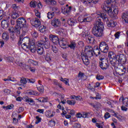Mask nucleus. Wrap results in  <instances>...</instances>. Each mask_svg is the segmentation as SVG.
Masks as SVG:
<instances>
[{"instance_id": "obj_53", "label": "nucleus", "mask_w": 128, "mask_h": 128, "mask_svg": "<svg viewBox=\"0 0 128 128\" xmlns=\"http://www.w3.org/2000/svg\"><path fill=\"white\" fill-rule=\"evenodd\" d=\"M96 78L98 80H104V76L102 75L97 74L96 76Z\"/></svg>"}, {"instance_id": "obj_22", "label": "nucleus", "mask_w": 128, "mask_h": 128, "mask_svg": "<svg viewBox=\"0 0 128 128\" xmlns=\"http://www.w3.org/2000/svg\"><path fill=\"white\" fill-rule=\"evenodd\" d=\"M72 6H69L68 8H66V6H62V12L66 14H68L70 12H72Z\"/></svg>"}, {"instance_id": "obj_20", "label": "nucleus", "mask_w": 128, "mask_h": 128, "mask_svg": "<svg viewBox=\"0 0 128 128\" xmlns=\"http://www.w3.org/2000/svg\"><path fill=\"white\" fill-rule=\"evenodd\" d=\"M35 46L36 48V50H37L38 54H44V48L42 46L40 45H38L37 42L35 45Z\"/></svg>"}, {"instance_id": "obj_46", "label": "nucleus", "mask_w": 128, "mask_h": 128, "mask_svg": "<svg viewBox=\"0 0 128 128\" xmlns=\"http://www.w3.org/2000/svg\"><path fill=\"white\" fill-rule=\"evenodd\" d=\"M25 102H34V100L30 98H28V97L26 96H25Z\"/></svg>"}, {"instance_id": "obj_58", "label": "nucleus", "mask_w": 128, "mask_h": 128, "mask_svg": "<svg viewBox=\"0 0 128 128\" xmlns=\"http://www.w3.org/2000/svg\"><path fill=\"white\" fill-rule=\"evenodd\" d=\"M66 78H61L60 79V80L61 82H64V84H68V82L66 80Z\"/></svg>"}, {"instance_id": "obj_37", "label": "nucleus", "mask_w": 128, "mask_h": 128, "mask_svg": "<svg viewBox=\"0 0 128 128\" xmlns=\"http://www.w3.org/2000/svg\"><path fill=\"white\" fill-rule=\"evenodd\" d=\"M18 65L19 66H20L21 68H22L23 70H26V66H28V65L25 64L22 62H20L18 63Z\"/></svg>"}, {"instance_id": "obj_27", "label": "nucleus", "mask_w": 128, "mask_h": 128, "mask_svg": "<svg viewBox=\"0 0 128 128\" xmlns=\"http://www.w3.org/2000/svg\"><path fill=\"white\" fill-rule=\"evenodd\" d=\"M45 114L47 118H52L54 114H56V112H50V110H47L45 112Z\"/></svg>"}, {"instance_id": "obj_5", "label": "nucleus", "mask_w": 128, "mask_h": 128, "mask_svg": "<svg viewBox=\"0 0 128 128\" xmlns=\"http://www.w3.org/2000/svg\"><path fill=\"white\" fill-rule=\"evenodd\" d=\"M97 16H99V18H101L103 20L104 22H106L108 26L111 28H114L116 26V22L114 20L110 21L108 20V15L106 13H102L100 12H96Z\"/></svg>"}, {"instance_id": "obj_2", "label": "nucleus", "mask_w": 128, "mask_h": 128, "mask_svg": "<svg viewBox=\"0 0 128 128\" xmlns=\"http://www.w3.org/2000/svg\"><path fill=\"white\" fill-rule=\"evenodd\" d=\"M116 4V0H107L102 6V10L107 12L108 16H112L114 13H112V6Z\"/></svg>"}, {"instance_id": "obj_25", "label": "nucleus", "mask_w": 128, "mask_h": 128, "mask_svg": "<svg viewBox=\"0 0 128 128\" xmlns=\"http://www.w3.org/2000/svg\"><path fill=\"white\" fill-rule=\"evenodd\" d=\"M87 42L88 44H96V40L92 36H88V37L87 38Z\"/></svg>"}, {"instance_id": "obj_54", "label": "nucleus", "mask_w": 128, "mask_h": 128, "mask_svg": "<svg viewBox=\"0 0 128 128\" xmlns=\"http://www.w3.org/2000/svg\"><path fill=\"white\" fill-rule=\"evenodd\" d=\"M34 12L36 16H37V18H40V11H38V10H35Z\"/></svg>"}, {"instance_id": "obj_10", "label": "nucleus", "mask_w": 128, "mask_h": 128, "mask_svg": "<svg viewBox=\"0 0 128 128\" xmlns=\"http://www.w3.org/2000/svg\"><path fill=\"white\" fill-rule=\"evenodd\" d=\"M84 6L88 8H92L94 6V4H96L98 2V0H81Z\"/></svg>"}, {"instance_id": "obj_45", "label": "nucleus", "mask_w": 128, "mask_h": 128, "mask_svg": "<svg viewBox=\"0 0 128 128\" xmlns=\"http://www.w3.org/2000/svg\"><path fill=\"white\" fill-rule=\"evenodd\" d=\"M12 20H16V18H18V14L16 12H12Z\"/></svg>"}, {"instance_id": "obj_13", "label": "nucleus", "mask_w": 128, "mask_h": 128, "mask_svg": "<svg viewBox=\"0 0 128 128\" xmlns=\"http://www.w3.org/2000/svg\"><path fill=\"white\" fill-rule=\"evenodd\" d=\"M59 44L62 48H66V46H68V39L66 38H62L59 40Z\"/></svg>"}, {"instance_id": "obj_15", "label": "nucleus", "mask_w": 128, "mask_h": 128, "mask_svg": "<svg viewBox=\"0 0 128 128\" xmlns=\"http://www.w3.org/2000/svg\"><path fill=\"white\" fill-rule=\"evenodd\" d=\"M30 22L33 26L38 28L40 26V20L38 18H33L30 20Z\"/></svg>"}, {"instance_id": "obj_48", "label": "nucleus", "mask_w": 128, "mask_h": 128, "mask_svg": "<svg viewBox=\"0 0 128 128\" xmlns=\"http://www.w3.org/2000/svg\"><path fill=\"white\" fill-rule=\"evenodd\" d=\"M78 20L80 22H84V16L81 15L78 18Z\"/></svg>"}, {"instance_id": "obj_12", "label": "nucleus", "mask_w": 128, "mask_h": 128, "mask_svg": "<svg viewBox=\"0 0 128 128\" xmlns=\"http://www.w3.org/2000/svg\"><path fill=\"white\" fill-rule=\"evenodd\" d=\"M26 30L22 32V35L20 36L19 41L18 42V46H20V44H22V42H28V40H30V38H26V37L24 38V36H26Z\"/></svg>"}, {"instance_id": "obj_3", "label": "nucleus", "mask_w": 128, "mask_h": 128, "mask_svg": "<svg viewBox=\"0 0 128 128\" xmlns=\"http://www.w3.org/2000/svg\"><path fill=\"white\" fill-rule=\"evenodd\" d=\"M21 48L24 50H30L32 52H36V44H34V40H30V38L28 42H24L23 44H21Z\"/></svg>"}, {"instance_id": "obj_33", "label": "nucleus", "mask_w": 128, "mask_h": 128, "mask_svg": "<svg viewBox=\"0 0 128 128\" xmlns=\"http://www.w3.org/2000/svg\"><path fill=\"white\" fill-rule=\"evenodd\" d=\"M26 70H30V72H36V68H34V67H32L30 66H28L27 65V66H26Z\"/></svg>"}, {"instance_id": "obj_6", "label": "nucleus", "mask_w": 128, "mask_h": 128, "mask_svg": "<svg viewBox=\"0 0 128 128\" xmlns=\"http://www.w3.org/2000/svg\"><path fill=\"white\" fill-rule=\"evenodd\" d=\"M94 56V50L86 52L85 53H81V58L83 62V64L85 66H88L90 64V60L88 58H92Z\"/></svg>"}, {"instance_id": "obj_14", "label": "nucleus", "mask_w": 128, "mask_h": 128, "mask_svg": "<svg viewBox=\"0 0 128 128\" xmlns=\"http://www.w3.org/2000/svg\"><path fill=\"white\" fill-rule=\"evenodd\" d=\"M51 24L54 28H60L62 26V22L60 19L54 18L51 21Z\"/></svg>"}, {"instance_id": "obj_36", "label": "nucleus", "mask_w": 128, "mask_h": 128, "mask_svg": "<svg viewBox=\"0 0 128 128\" xmlns=\"http://www.w3.org/2000/svg\"><path fill=\"white\" fill-rule=\"evenodd\" d=\"M68 46L72 50H74V48H76V44L74 42H72L70 45Z\"/></svg>"}, {"instance_id": "obj_8", "label": "nucleus", "mask_w": 128, "mask_h": 128, "mask_svg": "<svg viewBox=\"0 0 128 128\" xmlns=\"http://www.w3.org/2000/svg\"><path fill=\"white\" fill-rule=\"evenodd\" d=\"M108 57L110 58V64L112 66H116V55L113 52H108Z\"/></svg>"}, {"instance_id": "obj_35", "label": "nucleus", "mask_w": 128, "mask_h": 128, "mask_svg": "<svg viewBox=\"0 0 128 128\" xmlns=\"http://www.w3.org/2000/svg\"><path fill=\"white\" fill-rule=\"evenodd\" d=\"M54 16V12H48L47 14V18H48V20H50Z\"/></svg>"}, {"instance_id": "obj_34", "label": "nucleus", "mask_w": 128, "mask_h": 128, "mask_svg": "<svg viewBox=\"0 0 128 128\" xmlns=\"http://www.w3.org/2000/svg\"><path fill=\"white\" fill-rule=\"evenodd\" d=\"M94 49H92V47L90 46H85V49H84V52H91Z\"/></svg>"}, {"instance_id": "obj_4", "label": "nucleus", "mask_w": 128, "mask_h": 128, "mask_svg": "<svg viewBox=\"0 0 128 128\" xmlns=\"http://www.w3.org/2000/svg\"><path fill=\"white\" fill-rule=\"evenodd\" d=\"M16 26L18 30H20L22 28V32L26 30L28 32V28L26 27V20L24 18H20L16 20Z\"/></svg>"}, {"instance_id": "obj_7", "label": "nucleus", "mask_w": 128, "mask_h": 128, "mask_svg": "<svg viewBox=\"0 0 128 128\" xmlns=\"http://www.w3.org/2000/svg\"><path fill=\"white\" fill-rule=\"evenodd\" d=\"M100 60L101 62H100V66L102 70H107L108 68V60L104 58V56L102 57L100 56Z\"/></svg>"}, {"instance_id": "obj_47", "label": "nucleus", "mask_w": 128, "mask_h": 128, "mask_svg": "<svg viewBox=\"0 0 128 128\" xmlns=\"http://www.w3.org/2000/svg\"><path fill=\"white\" fill-rule=\"evenodd\" d=\"M92 20L91 16H88L84 18V22H90Z\"/></svg>"}, {"instance_id": "obj_42", "label": "nucleus", "mask_w": 128, "mask_h": 128, "mask_svg": "<svg viewBox=\"0 0 128 128\" xmlns=\"http://www.w3.org/2000/svg\"><path fill=\"white\" fill-rule=\"evenodd\" d=\"M121 34H120V32H116L115 33V34H114V36H115V40H118V38H120V36Z\"/></svg>"}, {"instance_id": "obj_17", "label": "nucleus", "mask_w": 128, "mask_h": 128, "mask_svg": "<svg viewBox=\"0 0 128 128\" xmlns=\"http://www.w3.org/2000/svg\"><path fill=\"white\" fill-rule=\"evenodd\" d=\"M16 26H15V28L10 27L8 28V32L10 34H12V35L14 34H20V31L18 29Z\"/></svg>"}, {"instance_id": "obj_39", "label": "nucleus", "mask_w": 128, "mask_h": 128, "mask_svg": "<svg viewBox=\"0 0 128 128\" xmlns=\"http://www.w3.org/2000/svg\"><path fill=\"white\" fill-rule=\"evenodd\" d=\"M38 102H48V97L44 98L42 97L38 99Z\"/></svg>"}, {"instance_id": "obj_49", "label": "nucleus", "mask_w": 128, "mask_h": 128, "mask_svg": "<svg viewBox=\"0 0 128 128\" xmlns=\"http://www.w3.org/2000/svg\"><path fill=\"white\" fill-rule=\"evenodd\" d=\"M32 38H38V32L34 31L32 32Z\"/></svg>"}, {"instance_id": "obj_43", "label": "nucleus", "mask_w": 128, "mask_h": 128, "mask_svg": "<svg viewBox=\"0 0 128 128\" xmlns=\"http://www.w3.org/2000/svg\"><path fill=\"white\" fill-rule=\"evenodd\" d=\"M5 17H6V14L4 12V11L2 10H0V20H2Z\"/></svg>"}, {"instance_id": "obj_16", "label": "nucleus", "mask_w": 128, "mask_h": 128, "mask_svg": "<svg viewBox=\"0 0 128 128\" xmlns=\"http://www.w3.org/2000/svg\"><path fill=\"white\" fill-rule=\"evenodd\" d=\"M116 66H114L115 68H118V70H120L121 72H124H124H126V68L122 65L124 64L116 62Z\"/></svg>"}, {"instance_id": "obj_52", "label": "nucleus", "mask_w": 128, "mask_h": 128, "mask_svg": "<svg viewBox=\"0 0 128 128\" xmlns=\"http://www.w3.org/2000/svg\"><path fill=\"white\" fill-rule=\"evenodd\" d=\"M36 122H35V124H40V122H42V118H40V116H36Z\"/></svg>"}, {"instance_id": "obj_28", "label": "nucleus", "mask_w": 128, "mask_h": 128, "mask_svg": "<svg viewBox=\"0 0 128 128\" xmlns=\"http://www.w3.org/2000/svg\"><path fill=\"white\" fill-rule=\"evenodd\" d=\"M93 54H95L96 56H100V49H98V46H96L94 47V48L93 50Z\"/></svg>"}, {"instance_id": "obj_56", "label": "nucleus", "mask_w": 128, "mask_h": 128, "mask_svg": "<svg viewBox=\"0 0 128 128\" xmlns=\"http://www.w3.org/2000/svg\"><path fill=\"white\" fill-rule=\"evenodd\" d=\"M31 8H36V2L32 1L30 3Z\"/></svg>"}, {"instance_id": "obj_61", "label": "nucleus", "mask_w": 128, "mask_h": 128, "mask_svg": "<svg viewBox=\"0 0 128 128\" xmlns=\"http://www.w3.org/2000/svg\"><path fill=\"white\" fill-rule=\"evenodd\" d=\"M104 118L105 120H108V118H110V113L108 112H106L104 116Z\"/></svg>"}, {"instance_id": "obj_55", "label": "nucleus", "mask_w": 128, "mask_h": 128, "mask_svg": "<svg viewBox=\"0 0 128 128\" xmlns=\"http://www.w3.org/2000/svg\"><path fill=\"white\" fill-rule=\"evenodd\" d=\"M70 0H58V3L61 4V6H64L66 4V2Z\"/></svg>"}, {"instance_id": "obj_57", "label": "nucleus", "mask_w": 128, "mask_h": 128, "mask_svg": "<svg viewBox=\"0 0 128 128\" xmlns=\"http://www.w3.org/2000/svg\"><path fill=\"white\" fill-rule=\"evenodd\" d=\"M37 88H38V92H41V94L44 93V86H39Z\"/></svg>"}, {"instance_id": "obj_41", "label": "nucleus", "mask_w": 128, "mask_h": 128, "mask_svg": "<svg viewBox=\"0 0 128 128\" xmlns=\"http://www.w3.org/2000/svg\"><path fill=\"white\" fill-rule=\"evenodd\" d=\"M48 124L52 128V126H56V122H54V120H51L49 121Z\"/></svg>"}, {"instance_id": "obj_30", "label": "nucleus", "mask_w": 128, "mask_h": 128, "mask_svg": "<svg viewBox=\"0 0 128 128\" xmlns=\"http://www.w3.org/2000/svg\"><path fill=\"white\" fill-rule=\"evenodd\" d=\"M2 38L5 40H8V38H10V36H8V32H4L2 34Z\"/></svg>"}, {"instance_id": "obj_60", "label": "nucleus", "mask_w": 128, "mask_h": 128, "mask_svg": "<svg viewBox=\"0 0 128 128\" xmlns=\"http://www.w3.org/2000/svg\"><path fill=\"white\" fill-rule=\"evenodd\" d=\"M39 30L40 32H46V26H43L39 28Z\"/></svg>"}, {"instance_id": "obj_64", "label": "nucleus", "mask_w": 128, "mask_h": 128, "mask_svg": "<svg viewBox=\"0 0 128 128\" xmlns=\"http://www.w3.org/2000/svg\"><path fill=\"white\" fill-rule=\"evenodd\" d=\"M102 106L100 103V102H95V108H100Z\"/></svg>"}, {"instance_id": "obj_31", "label": "nucleus", "mask_w": 128, "mask_h": 128, "mask_svg": "<svg viewBox=\"0 0 128 128\" xmlns=\"http://www.w3.org/2000/svg\"><path fill=\"white\" fill-rule=\"evenodd\" d=\"M28 96H38V92L36 90H30L28 92Z\"/></svg>"}, {"instance_id": "obj_1", "label": "nucleus", "mask_w": 128, "mask_h": 128, "mask_svg": "<svg viewBox=\"0 0 128 128\" xmlns=\"http://www.w3.org/2000/svg\"><path fill=\"white\" fill-rule=\"evenodd\" d=\"M104 23L102 22V18L98 17L92 28V34L96 38H102L104 36Z\"/></svg>"}, {"instance_id": "obj_50", "label": "nucleus", "mask_w": 128, "mask_h": 128, "mask_svg": "<svg viewBox=\"0 0 128 128\" xmlns=\"http://www.w3.org/2000/svg\"><path fill=\"white\" fill-rule=\"evenodd\" d=\"M86 75L84 73L82 72H79L78 76V78H84Z\"/></svg>"}, {"instance_id": "obj_32", "label": "nucleus", "mask_w": 128, "mask_h": 128, "mask_svg": "<svg viewBox=\"0 0 128 128\" xmlns=\"http://www.w3.org/2000/svg\"><path fill=\"white\" fill-rule=\"evenodd\" d=\"M46 4H56V0H44Z\"/></svg>"}, {"instance_id": "obj_62", "label": "nucleus", "mask_w": 128, "mask_h": 128, "mask_svg": "<svg viewBox=\"0 0 128 128\" xmlns=\"http://www.w3.org/2000/svg\"><path fill=\"white\" fill-rule=\"evenodd\" d=\"M14 108V104H9L8 106H6V110H12Z\"/></svg>"}, {"instance_id": "obj_26", "label": "nucleus", "mask_w": 128, "mask_h": 128, "mask_svg": "<svg viewBox=\"0 0 128 128\" xmlns=\"http://www.w3.org/2000/svg\"><path fill=\"white\" fill-rule=\"evenodd\" d=\"M119 100L120 102V100H122V102H123V104L125 106H128V98H124V97L122 96V97H120V98Z\"/></svg>"}, {"instance_id": "obj_11", "label": "nucleus", "mask_w": 128, "mask_h": 128, "mask_svg": "<svg viewBox=\"0 0 128 128\" xmlns=\"http://www.w3.org/2000/svg\"><path fill=\"white\" fill-rule=\"evenodd\" d=\"M99 48L104 54H106L108 52V45L105 42H102L100 43Z\"/></svg>"}, {"instance_id": "obj_23", "label": "nucleus", "mask_w": 128, "mask_h": 128, "mask_svg": "<svg viewBox=\"0 0 128 128\" xmlns=\"http://www.w3.org/2000/svg\"><path fill=\"white\" fill-rule=\"evenodd\" d=\"M1 26L3 28H8L10 26L8 20H3L1 22Z\"/></svg>"}, {"instance_id": "obj_21", "label": "nucleus", "mask_w": 128, "mask_h": 128, "mask_svg": "<svg viewBox=\"0 0 128 128\" xmlns=\"http://www.w3.org/2000/svg\"><path fill=\"white\" fill-rule=\"evenodd\" d=\"M122 22L125 24H128V11L125 12L122 14Z\"/></svg>"}, {"instance_id": "obj_9", "label": "nucleus", "mask_w": 128, "mask_h": 128, "mask_svg": "<svg viewBox=\"0 0 128 128\" xmlns=\"http://www.w3.org/2000/svg\"><path fill=\"white\" fill-rule=\"evenodd\" d=\"M40 45L44 46L46 49L50 48V41H48V38H44V40L38 42V46Z\"/></svg>"}, {"instance_id": "obj_24", "label": "nucleus", "mask_w": 128, "mask_h": 128, "mask_svg": "<svg viewBox=\"0 0 128 128\" xmlns=\"http://www.w3.org/2000/svg\"><path fill=\"white\" fill-rule=\"evenodd\" d=\"M77 22L76 20L74 19V18H70L68 19V23L69 26H74L76 24Z\"/></svg>"}, {"instance_id": "obj_51", "label": "nucleus", "mask_w": 128, "mask_h": 128, "mask_svg": "<svg viewBox=\"0 0 128 128\" xmlns=\"http://www.w3.org/2000/svg\"><path fill=\"white\" fill-rule=\"evenodd\" d=\"M20 82L21 84H26L28 82V79L25 78H21Z\"/></svg>"}, {"instance_id": "obj_40", "label": "nucleus", "mask_w": 128, "mask_h": 128, "mask_svg": "<svg viewBox=\"0 0 128 128\" xmlns=\"http://www.w3.org/2000/svg\"><path fill=\"white\" fill-rule=\"evenodd\" d=\"M66 102L70 106H74L76 103V102L74 101V100H68Z\"/></svg>"}, {"instance_id": "obj_59", "label": "nucleus", "mask_w": 128, "mask_h": 128, "mask_svg": "<svg viewBox=\"0 0 128 128\" xmlns=\"http://www.w3.org/2000/svg\"><path fill=\"white\" fill-rule=\"evenodd\" d=\"M29 62L32 64L34 66H38V62L34 60H30Z\"/></svg>"}, {"instance_id": "obj_63", "label": "nucleus", "mask_w": 128, "mask_h": 128, "mask_svg": "<svg viewBox=\"0 0 128 128\" xmlns=\"http://www.w3.org/2000/svg\"><path fill=\"white\" fill-rule=\"evenodd\" d=\"M52 50L54 52V54H56V52H58V48H56V46H52Z\"/></svg>"}, {"instance_id": "obj_38", "label": "nucleus", "mask_w": 128, "mask_h": 128, "mask_svg": "<svg viewBox=\"0 0 128 128\" xmlns=\"http://www.w3.org/2000/svg\"><path fill=\"white\" fill-rule=\"evenodd\" d=\"M112 12L113 14V16H111V18H114V16H116L118 14V8H114L113 12Z\"/></svg>"}, {"instance_id": "obj_29", "label": "nucleus", "mask_w": 128, "mask_h": 128, "mask_svg": "<svg viewBox=\"0 0 128 128\" xmlns=\"http://www.w3.org/2000/svg\"><path fill=\"white\" fill-rule=\"evenodd\" d=\"M54 94L56 96H57L58 98H60L61 100H64V94H58L56 92H54Z\"/></svg>"}, {"instance_id": "obj_18", "label": "nucleus", "mask_w": 128, "mask_h": 128, "mask_svg": "<svg viewBox=\"0 0 128 128\" xmlns=\"http://www.w3.org/2000/svg\"><path fill=\"white\" fill-rule=\"evenodd\" d=\"M49 40H50L53 44H60V40L56 36L52 34L49 36Z\"/></svg>"}, {"instance_id": "obj_19", "label": "nucleus", "mask_w": 128, "mask_h": 128, "mask_svg": "<svg viewBox=\"0 0 128 128\" xmlns=\"http://www.w3.org/2000/svg\"><path fill=\"white\" fill-rule=\"evenodd\" d=\"M90 113L86 112H83L82 114L80 112L77 113L76 114V118H88V115Z\"/></svg>"}, {"instance_id": "obj_44", "label": "nucleus", "mask_w": 128, "mask_h": 128, "mask_svg": "<svg viewBox=\"0 0 128 128\" xmlns=\"http://www.w3.org/2000/svg\"><path fill=\"white\" fill-rule=\"evenodd\" d=\"M45 60L46 62H50L52 60V58H50V54H47L45 56Z\"/></svg>"}]
</instances>
